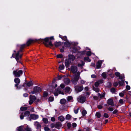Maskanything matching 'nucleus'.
Segmentation results:
<instances>
[{
  "mask_svg": "<svg viewBox=\"0 0 131 131\" xmlns=\"http://www.w3.org/2000/svg\"><path fill=\"white\" fill-rule=\"evenodd\" d=\"M36 98L35 96H32L31 95L30 96V100L29 101V104L30 105L32 104L33 102L35 101Z\"/></svg>",
  "mask_w": 131,
  "mask_h": 131,
  "instance_id": "6",
  "label": "nucleus"
},
{
  "mask_svg": "<svg viewBox=\"0 0 131 131\" xmlns=\"http://www.w3.org/2000/svg\"><path fill=\"white\" fill-rule=\"evenodd\" d=\"M54 39L53 36H52L50 37H47L45 38V40L46 42H47L49 40H53Z\"/></svg>",
  "mask_w": 131,
  "mask_h": 131,
  "instance_id": "18",
  "label": "nucleus"
},
{
  "mask_svg": "<svg viewBox=\"0 0 131 131\" xmlns=\"http://www.w3.org/2000/svg\"><path fill=\"white\" fill-rule=\"evenodd\" d=\"M31 118L34 119H36L38 118L39 117V116L38 115L35 114H31L30 115Z\"/></svg>",
  "mask_w": 131,
  "mask_h": 131,
  "instance_id": "10",
  "label": "nucleus"
},
{
  "mask_svg": "<svg viewBox=\"0 0 131 131\" xmlns=\"http://www.w3.org/2000/svg\"><path fill=\"white\" fill-rule=\"evenodd\" d=\"M108 109L110 111H112L113 110V108L111 107H109Z\"/></svg>",
  "mask_w": 131,
  "mask_h": 131,
  "instance_id": "57",
  "label": "nucleus"
},
{
  "mask_svg": "<svg viewBox=\"0 0 131 131\" xmlns=\"http://www.w3.org/2000/svg\"><path fill=\"white\" fill-rule=\"evenodd\" d=\"M48 95V93L47 92H45L43 93V96L44 97H46Z\"/></svg>",
  "mask_w": 131,
  "mask_h": 131,
  "instance_id": "30",
  "label": "nucleus"
},
{
  "mask_svg": "<svg viewBox=\"0 0 131 131\" xmlns=\"http://www.w3.org/2000/svg\"><path fill=\"white\" fill-rule=\"evenodd\" d=\"M13 73L15 77H19L22 74L23 71L21 70H16L14 71Z\"/></svg>",
  "mask_w": 131,
  "mask_h": 131,
  "instance_id": "3",
  "label": "nucleus"
},
{
  "mask_svg": "<svg viewBox=\"0 0 131 131\" xmlns=\"http://www.w3.org/2000/svg\"><path fill=\"white\" fill-rule=\"evenodd\" d=\"M62 43H62L60 42H56L54 43V45L55 47H57L61 45Z\"/></svg>",
  "mask_w": 131,
  "mask_h": 131,
  "instance_id": "13",
  "label": "nucleus"
},
{
  "mask_svg": "<svg viewBox=\"0 0 131 131\" xmlns=\"http://www.w3.org/2000/svg\"><path fill=\"white\" fill-rule=\"evenodd\" d=\"M30 114V112L29 111H26L24 113V115L25 116H28Z\"/></svg>",
  "mask_w": 131,
  "mask_h": 131,
  "instance_id": "35",
  "label": "nucleus"
},
{
  "mask_svg": "<svg viewBox=\"0 0 131 131\" xmlns=\"http://www.w3.org/2000/svg\"><path fill=\"white\" fill-rule=\"evenodd\" d=\"M79 109V108H78L77 109L74 110V112L75 114H76L78 113Z\"/></svg>",
  "mask_w": 131,
  "mask_h": 131,
  "instance_id": "50",
  "label": "nucleus"
},
{
  "mask_svg": "<svg viewBox=\"0 0 131 131\" xmlns=\"http://www.w3.org/2000/svg\"><path fill=\"white\" fill-rule=\"evenodd\" d=\"M72 126L74 127H75L76 126L77 124L75 123H73L72 124Z\"/></svg>",
  "mask_w": 131,
  "mask_h": 131,
  "instance_id": "63",
  "label": "nucleus"
},
{
  "mask_svg": "<svg viewBox=\"0 0 131 131\" xmlns=\"http://www.w3.org/2000/svg\"><path fill=\"white\" fill-rule=\"evenodd\" d=\"M49 100L50 101H52L53 100V98L52 97H50L49 98Z\"/></svg>",
  "mask_w": 131,
  "mask_h": 131,
  "instance_id": "46",
  "label": "nucleus"
},
{
  "mask_svg": "<svg viewBox=\"0 0 131 131\" xmlns=\"http://www.w3.org/2000/svg\"><path fill=\"white\" fill-rule=\"evenodd\" d=\"M77 71V68L75 66H73L71 68V71L73 73H75Z\"/></svg>",
  "mask_w": 131,
  "mask_h": 131,
  "instance_id": "16",
  "label": "nucleus"
},
{
  "mask_svg": "<svg viewBox=\"0 0 131 131\" xmlns=\"http://www.w3.org/2000/svg\"><path fill=\"white\" fill-rule=\"evenodd\" d=\"M45 130L46 131H48L49 130V129L47 127H46L44 128Z\"/></svg>",
  "mask_w": 131,
  "mask_h": 131,
  "instance_id": "49",
  "label": "nucleus"
},
{
  "mask_svg": "<svg viewBox=\"0 0 131 131\" xmlns=\"http://www.w3.org/2000/svg\"><path fill=\"white\" fill-rule=\"evenodd\" d=\"M115 75L117 77H119V74H120V73L119 72H116L115 73Z\"/></svg>",
  "mask_w": 131,
  "mask_h": 131,
  "instance_id": "47",
  "label": "nucleus"
},
{
  "mask_svg": "<svg viewBox=\"0 0 131 131\" xmlns=\"http://www.w3.org/2000/svg\"><path fill=\"white\" fill-rule=\"evenodd\" d=\"M124 94L123 93H120L119 94V95L120 96L122 97L124 96Z\"/></svg>",
  "mask_w": 131,
  "mask_h": 131,
  "instance_id": "60",
  "label": "nucleus"
},
{
  "mask_svg": "<svg viewBox=\"0 0 131 131\" xmlns=\"http://www.w3.org/2000/svg\"><path fill=\"white\" fill-rule=\"evenodd\" d=\"M60 103L62 104H64L66 103V101L64 99H62L60 100Z\"/></svg>",
  "mask_w": 131,
  "mask_h": 131,
  "instance_id": "20",
  "label": "nucleus"
},
{
  "mask_svg": "<svg viewBox=\"0 0 131 131\" xmlns=\"http://www.w3.org/2000/svg\"><path fill=\"white\" fill-rule=\"evenodd\" d=\"M96 115L98 118H100L101 116V114L99 112H97L96 113Z\"/></svg>",
  "mask_w": 131,
  "mask_h": 131,
  "instance_id": "27",
  "label": "nucleus"
},
{
  "mask_svg": "<svg viewBox=\"0 0 131 131\" xmlns=\"http://www.w3.org/2000/svg\"><path fill=\"white\" fill-rule=\"evenodd\" d=\"M64 68V65L63 64L60 65L59 67V69L60 70H62Z\"/></svg>",
  "mask_w": 131,
  "mask_h": 131,
  "instance_id": "25",
  "label": "nucleus"
},
{
  "mask_svg": "<svg viewBox=\"0 0 131 131\" xmlns=\"http://www.w3.org/2000/svg\"><path fill=\"white\" fill-rule=\"evenodd\" d=\"M102 63V62L101 60L99 61L96 64V68L99 69L100 68Z\"/></svg>",
  "mask_w": 131,
  "mask_h": 131,
  "instance_id": "12",
  "label": "nucleus"
},
{
  "mask_svg": "<svg viewBox=\"0 0 131 131\" xmlns=\"http://www.w3.org/2000/svg\"><path fill=\"white\" fill-rule=\"evenodd\" d=\"M126 88L127 89L129 90L130 89V87L129 85H127L126 86Z\"/></svg>",
  "mask_w": 131,
  "mask_h": 131,
  "instance_id": "56",
  "label": "nucleus"
},
{
  "mask_svg": "<svg viewBox=\"0 0 131 131\" xmlns=\"http://www.w3.org/2000/svg\"><path fill=\"white\" fill-rule=\"evenodd\" d=\"M14 81L16 83L15 84V86H17V88H18V87L17 86L20 83V80L19 78H17L14 79Z\"/></svg>",
  "mask_w": 131,
  "mask_h": 131,
  "instance_id": "8",
  "label": "nucleus"
},
{
  "mask_svg": "<svg viewBox=\"0 0 131 131\" xmlns=\"http://www.w3.org/2000/svg\"><path fill=\"white\" fill-rule=\"evenodd\" d=\"M70 91V89L69 87H66L65 89V91L67 93H69Z\"/></svg>",
  "mask_w": 131,
  "mask_h": 131,
  "instance_id": "28",
  "label": "nucleus"
},
{
  "mask_svg": "<svg viewBox=\"0 0 131 131\" xmlns=\"http://www.w3.org/2000/svg\"><path fill=\"white\" fill-rule=\"evenodd\" d=\"M91 54V53L90 51H88L86 53V55L88 56H90Z\"/></svg>",
  "mask_w": 131,
  "mask_h": 131,
  "instance_id": "45",
  "label": "nucleus"
},
{
  "mask_svg": "<svg viewBox=\"0 0 131 131\" xmlns=\"http://www.w3.org/2000/svg\"><path fill=\"white\" fill-rule=\"evenodd\" d=\"M63 56L62 54H59L57 55V57L58 58H62Z\"/></svg>",
  "mask_w": 131,
  "mask_h": 131,
  "instance_id": "36",
  "label": "nucleus"
},
{
  "mask_svg": "<svg viewBox=\"0 0 131 131\" xmlns=\"http://www.w3.org/2000/svg\"><path fill=\"white\" fill-rule=\"evenodd\" d=\"M124 82L123 81H120L119 82V84L121 85H122L124 84Z\"/></svg>",
  "mask_w": 131,
  "mask_h": 131,
  "instance_id": "33",
  "label": "nucleus"
},
{
  "mask_svg": "<svg viewBox=\"0 0 131 131\" xmlns=\"http://www.w3.org/2000/svg\"><path fill=\"white\" fill-rule=\"evenodd\" d=\"M84 64V63L83 61H81L78 64V66L79 67H81L83 66Z\"/></svg>",
  "mask_w": 131,
  "mask_h": 131,
  "instance_id": "19",
  "label": "nucleus"
},
{
  "mask_svg": "<svg viewBox=\"0 0 131 131\" xmlns=\"http://www.w3.org/2000/svg\"><path fill=\"white\" fill-rule=\"evenodd\" d=\"M71 116L69 114H67L66 116V118L67 119H69L71 118Z\"/></svg>",
  "mask_w": 131,
  "mask_h": 131,
  "instance_id": "38",
  "label": "nucleus"
},
{
  "mask_svg": "<svg viewBox=\"0 0 131 131\" xmlns=\"http://www.w3.org/2000/svg\"><path fill=\"white\" fill-rule=\"evenodd\" d=\"M104 116L105 118H108L109 116L106 113H105L104 114Z\"/></svg>",
  "mask_w": 131,
  "mask_h": 131,
  "instance_id": "48",
  "label": "nucleus"
},
{
  "mask_svg": "<svg viewBox=\"0 0 131 131\" xmlns=\"http://www.w3.org/2000/svg\"><path fill=\"white\" fill-rule=\"evenodd\" d=\"M19 51H18V52L16 53H13V55L14 56V57L17 61V62L20 63V62L18 61V60L21 57V56H19Z\"/></svg>",
  "mask_w": 131,
  "mask_h": 131,
  "instance_id": "5",
  "label": "nucleus"
},
{
  "mask_svg": "<svg viewBox=\"0 0 131 131\" xmlns=\"http://www.w3.org/2000/svg\"><path fill=\"white\" fill-rule=\"evenodd\" d=\"M84 59L85 61H86L88 62H90L91 61L90 59L88 57L84 58Z\"/></svg>",
  "mask_w": 131,
  "mask_h": 131,
  "instance_id": "29",
  "label": "nucleus"
},
{
  "mask_svg": "<svg viewBox=\"0 0 131 131\" xmlns=\"http://www.w3.org/2000/svg\"><path fill=\"white\" fill-rule=\"evenodd\" d=\"M51 120L52 122H54L55 121V118L53 117H52L51 118Z\"/></svg>",
  "mask_w": 131,
  "mask_h": 131,
  "instance_id": "53",
  "label": "nucleus"
},
{
  "mask_svg": "<svg viewBox=\"0 0 131 131\" xmlns=\"http://www.w3.org/2000/svg\"><path fill=\"white\" fill-rule=\"evenodd\" d=\"M42 121L45 124H47L48 122V120L46 118H43Z\"/></svg>",
  "mask_w": 131,
  "mask_h": 131,
  "instance_id": "24",
  "label": "nucleus"
},
{
  "mask_svg": "<svg viewBox=\"0 0 131 131\" xmlns=\"http://www.w3.org/2000/svg\"><path fill=\"white\" fill-rule=\"evenodd\" d=\"M107 104H108L112 105H113V100L112 99H109L108 100Z\"/></svg>",
  "mask_w": 131,
  "mask_h": 131,
  "instance_id": "14",
  "label": "nucleus"
},
{
  "mask_svg": "<svg viewBox=\"0 0 131 131\" xmlns=\"http://www.w3.org/2000/svg\"><path fill=\"white\" fill-rule=\"evenodd\" d=\"M43 40L44 41L43 42V43L46 47H48L49 45L51 46H53V45L52 43V42L51 40H49L47 42H46L45 40V38L44 39H40L38 40L39 41H42Z\"/></svg>",
  "mask_w": 131,
  "mask_h": 131,
  "instance_id": "2",
  "label": "nucleus"
},
{
  "mask_svg": "<svg viewBox=\"0 0 131 131\" xmlns=\"http://www.w3.org/2000/svg\"><path fill=\"white\" fill-rule=\"evenodd\" d=\"M57 92L59 93V94H61L62 95H63L64 94V93L63 92L61 91L60 90H57Z\"/></svg>",
  "mask_w": 131,
  "mask_h": 131,
  "instance_id": "40",
  "label": "nucleus"
},
{
  "mask_svg": "<svg viewBox=\"0 0 131 131\" xmlns=\"http://www.w3.org/2000/svg\"><path fill=\"white\" fill-rule=\"evenodd\" d=\"M65 66H68L69 64L72 63V62L69 59H66L65 61Z\"/></svg>",
  "mask_w": 131,
  "mask_h": 131,
  "instance_id": "9",
  "label": "nucleus"
},
{
  "mask_svg": "<svg viewBox=\"0 0 131 131\" xmlns=\"http://www.w3.org/2000/svg\"><path fill=\"white\" fill-rule=\"evenodd\" d=\"M18 130L19 131H24L23 130V127L22 126H20L18 128Z\"/></svg>",
  "mask_w": 131,
  "mask_h": 131,
  "instance_id": "32",
  "label": "nucleus"
},
{
  "mask_svg": "<svg viewBox=\"0 0 131 131\" xmlns=\"http://www.w3.org/2000/svg\"><path fill=\"white\" fill-rule=\"evenodd\" d=\"M115 91V90L114 88H113L111 89V91L112 93L114 92Z\"/></svg>",
  "mask_w": 131,
  "mask_h": 131,
  "instance_id": "54",
  "label": "nucleus"
},
{
  "mask_svg": "<svg viewBox=\"0 0 131 131\" xmlns=\"http://www.w3.org/2000/svg\"><path fill=\"white\" fill-rule=\"evenodd\" d=\"M59 37L61 38L62 39L64 40H67V37L66 36L62 37L60 35Z\"/></svg>",
  "mask_w": 131,
  "mask_h": 131,
  "instance_id": "31",
  "label": "nucleus"
},
{
  "mask_svg": "<svg viewBox=\"0 0 131 131\" xmlns=\"http://www.w3.org/2000/svg\"><path fill=\"white\" fill-rule=\"evenodd\" d=\"M69 59L72 62L74 61L75 59V57L72 55L69 54L68 56Z\"/></svg>",
  "mask_w": 131,
  "mask_h": 131,
  "instance_id": "11",
  "label": "nucleus"
},
{
  "mask_svg": "<svg viewBox=\"0 0 131 131\" xmlns=\"http://www.w3.org/2000/svg\"><path fill=\"white\" fill-rule=\"evenodd\" d=\"M60 87L61 88H63L65 86L63 84H61L60 85Z\"/></svg>",
  "mask_w": 131,
  "mask_h": 131,
  "instance_id": "51",
  "label": "nucleus"
},
{
  "mask_svg": "<svg viewBox=\"0 0 131 131\" xmlns=\"http://www.w3.org/2000/svg\"><path fill=\"white\" fill-rule=\"evenodd\" d=\"M70 82L69 80L68 79H66L64 80V82L66 84H68Z\"/></svg>",
  "mask_w": 131,
  "mask_h": 131,
  "instance_id": "37",
  "label": "nucleus"
},
{
  "mask_svg": "<svg viewBox=\"0 0 131 131\" xmlns=\"http://www.w3.org/2000/svg\"><path fill=\"white\" fill-rule=\"evenodd\" d=\"M25 130L26 131H31L30 128L28 127L26 128Z\"/></svg>",
  "mask_w": 131,
  "mask_h": 131,
  "instance_id": "44",
  "label": "nucleus"
},
{
  "mask_svg": "<svg viewBox=\"0 0 131 131\" xmlns=\"http://www.w3.org/2000/svg\"><path fill=\"white\" fill-rule=\"evenodd\" d=\"M99 84L98 82L95 83V85L96 87H97L99 85Z\"/></svg>",
  "mask_w": 131,
  "mask_h": 131,
  "instance_id": "55",
  "label": "nucleus"
},
{
  "mask_svg": "<svg viewBox=\"0 0 131 131\" xmlns=\"http://www.w3.org/2000/svg\"><path fill=\"white\" fill-rule=\"evenodd\" d=\"M72 99V97L71 96H68L67 98V99L68 101H70Z\"/></svg>",
  "mask_w": 131,
  "mask_h": 131,
  "instance_id": "34",
  "label": "nucleus"
},
{
  "mask_svg": "<svg viewBox=\"0 0 131 131\" xmlns=\"http://www.w3.org/2000/svg\"><path fill=\"white\" fill-rule=\"evenodd\" d=\"M41 91V88L39 87L36 86L34 87L33 89V90L31 91L30 93H32L34 94L36 93L40 92Z\"/></svg>",
  "mask_w": 131,
  "mask_h": 131,
  "instance_id": "4",
  "label": "nucleus"
},
{
  "mask_svg": "<svg viewBox=\"0 0 131 131\" xmlns=\"http://www.w3.org/2000/svg\"><path fill=\"white\" fill-rule=\"evenodd\" d=\"M118 112V111L117 110H115L113 112V113L114 114H115L117 113Z\"/></svg>",
  "mask_w": 131,
  "mask_h": 131,
  "instance_id": "59",
  "label": "nucleus"
},
{
  "mask_svg": "<svg viewBox=\"0 0 131 131\" xmlns=\"http://www.w3.org/2000/svg\"><path fill=\"white\" fill-rule=\"evenodd\" d=\"M124 76H119V78L120 79H122L124 78Z\"/></svg>",
  "mask_w": 131,
  "mask_h": 131,
  "instance_id": "62",
  "label": "nucleus"
},
{
  "mask_svg": "<svg viewBox=\"0 0 131 131\" xmlns=\"http://www.w3.org/2000/svg\"><path fill=\"white\" fill-rule=\"evenodd\" d=\"M119 102L123 104V100L121 99L119 100Z\"/></svg>",
  "mask_w": 131,
  "mask_h": 131,
  "instance_id": "61",
  "label": "nucleus"
},
{
  "mask_svg": "<svg viewBox=\"0 0 131 131\" xmlns=\"http://www.w3.org/2000/svg\"><path fill=\"white\" fill-rule=\"evenodd\" d=\"M114 85L115 86H117L118 85V83L117 82H115L114 83Z\"/></svg>",
  "mask_w": 131,
  "mask_h": 131,
  "instance_id": "64",
  "label": "nucleus"
},
{
  "mask_svg": "<svg viewBox=\"0 0 131 131\" xmlns=\"http://www.w3.org/2000/svg\"><path fill=\"white\" fill-rule=\"evenodd\" d=\"M78 101L81 103H83L85 102L86 97L85 96L80 97L78 99Z\"/></svg>",
  "mask_w": 131,
  "mask_h": 131,
  "instance_id": "7",
  "label": "nucleus"
},
{
  "mask_svg": "<svg viewBox=\"0 0 131 131\" xmlns=\"http://www.w3.org/2000/svg\"><path fill=\"white\" fill-rule=\"evenodd\" d=\"M93 90L97 92H98L99 91V90L98 88H94Z\"/></svg>",
  "mask_w": 131,
  "mask_h": 131,
  "instance_id": "43",
  "label": "nucleus"
},
{
  "mask_svg": "<svg viewBox=\"0 0 131 131\" xmlns=\"http://www.w3.org/2000/svg\"><path fill=\"white\" fill-rule=\"evenodd\" d=\"M102 75L104 78H105L106 77V74L104 73H103L102 74Z\"/></svg>",
  "mask_w": 131,
  "mask_h": 131,
  "instance_id": "52",
  "label": "nucleus"
},
{
  "mask_svg": "<svg viewBox=\"0 0 131 131\" xmlns=\"http://www.w3.org/2000/svg\"><path fill=\"white\" fill-rule=\"evenodd\" d=\"M64 46L65 47L67 48L69 47L70 46V44L68 42H66L64 43Z\"/></svg>",
  "mask_w": 131,
  "mask_h": 131,
  "instance_id": "17",
  "label": "nucleus"
},
{
  "mask_svg": "<svg viewBox=\"0 0 131 131\" xmlns=\"http://www.w3.org/2000/svg\"><path fill=\"white\" fill-rule=\"evenodd\" d=\"M34 40H33L30 39L27 42V46H29L30 44Z\"/></svg>",
  "mask_w": 131,
  "mask_h": 131,
  "instance_id": "21",
  "label": "nucleus"
},
{
  "mask_svg": "<svg viewBox=\"0 0 131 131\" xmlns=\"http://www.w3.org/2000/svg\"><path fill=\"white\" fill-rule=\"evenodd\" d=\"M58 119L61 121H63L64 120V117L62 116H60L58 117Z\"/></svg>",
  "mask_w": 131,
  "mask_h": 131,
  "instance_id": "23",
  "label": "nucleus"
},
{
  "mask_svg": "<svg viewBox=\"0 0 131 131\" xmlns=\"http://www.w3.org/2000/svg\"><path fill=\"white\" fill-rule=\"evenodd\" d=\"M82 113L83 115H85L87 114V112L86 111L84 110L82 111Z\"/></svg>",
  "mask_w": 131,
  "mask_h": 131,
  "instance_id": "42",
  "label": "nucleus"
},
{
  "mask_svg": "<svg viewBox=\"0 0 131 131\" xmlns=\"http://www.w3.org/2000/svg\"><path fill=\"white\" fill-rule=\"evenodd\" d=\"M85 53V51H83L82 52H81L80 53V54H81L82 55H83Z\"/></svg>",
  "mask_w": 131,
  "mask_h": 131,
  "instance_id": "58",
  "label": "nucleus"
},
{
  "mask_svg": "<svg viewBox=\"0 0 131 131\" xmlns=\"http://www.w3.org/2000/svg\"><path fill=\"white\" fill-rule=\"evenodd\" d=\"M34 125L37 126L38 128H40L41 127L40 124L37 122H35Z\"/></svg>",
  "mask_w": 131,
  "mask_h": 131,
  "instance_id": "22",
  "label": "nucleus"
},
{
  "mask_svg": "<svg viewBox=\"0 0 131 131\" xmlns=\"http://www.w3.org/2000/svg\"><path fill=\"white\" fill-rule=\"evenodd\" d=\"M27 109V107H21L20 108V110L21 111H24L26 110Z\"/></svg>",
  "mask_w": 131,
  "mask_h": 131,
  "instance_id": "39",
  "label": "nucleus"
},
{
  "mask_svg": "<svg viewBox=\"0 0 131 131\" xmlns=\"http://www.w3.org/2000/svg\"><path fill=\"white\" fill-rule=\"evenodd\" d=\"M75 89L77 90L80 92L82 91L83 89V87L79 86H76Z\"/></svg>",
  "mask_w": 131,
  "mask_h": 131,
  "instance_id": "15",
  "label": "nucleus"
},
{
  "mask_svg": "<svg viewBox=\"0 0 131 131\" xmlns=\"http://www.w3.org/2000/svg\"><path fill=\"white\" fill-rule=\"evenodd\" d=\"M27 85L28 86H32L33 85L32 82L31 81H30L27 83Z\"/></svg>",
  "mask_w": 131,
  "mask_h": 131,
  "instance_id": "26",
  "label": "nucleus"
},
{
  "mask_svg": "<svg viewBox=\"0 0 131 131\" xmlns=\"http://www.w3.org/2000/svg\"><path fill=\"white\" fill-rule=\"evenodd\" d=\"M65 49V47L64 46H63L62 48L60 49V51L61 52H63L64 51V49Z\"/></svg>",
  "mask_w": 131,
  "mask_h": 131,
  "instance_id": "41",
  "label": "nucleus"
},
{
  "mask_svg": "<svg viewBox=\"0 0 131 131\" xmlns=\"http://www.w3.org/2000/svg\"><path fill=\"white\" fill-rule=\"evenodd\" d=\"M80 73L79 72H77L76 74L74 75L73 78H72V83L74 84H77V82L78 81V79L79 78V75Z\"/></svg>",
  "mask_w": 131,
  "mask_h": 131,
  "instance_id": "1",
  "label": "nucleus"
}]
</instances>
